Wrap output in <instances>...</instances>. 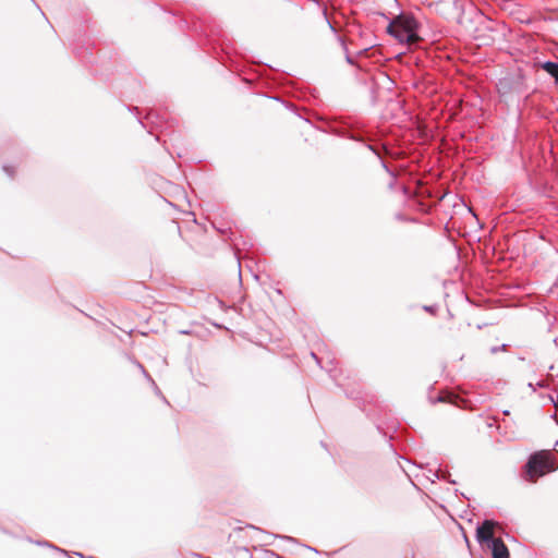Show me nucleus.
Here are the masks:
<instances>
[{"instance_id":"6","label":"nucleus","mask_w":558,"mask_h":558,"mask_svg":"<svg viewBox=\"0 0 558 558\" xmlns=\"http://www.w3.org/2000/svg\"><path fill=\"white\" fill-rule=\"evenodd\" d=\"M498 350L499 349H497V348H493V349H490V352H497Z\"/></svg>"},{"instance_id":"2","label":"nucleus","mask_w":558,"mask_h":558,"mask_svg":"<svg viewBox=\"0 0 558 558\" xmlns=\"http://www.w3.org/2000/svg\"><path fill=\"white\" fill-rule=\"evenodd\" d=\"M417 28L418 24L412 15L400 14L389 23L387 31L400 44L412 45L420 40Z\"/></svg>"},{"instance_id":"3","label":"nucleus","mask_w":558,"mask_h":558,"mask_svg":"<svg viewBox=\"0 0 558 558\" xmlns=\"http://www.w3.org/2000/svg\"><path fill=\"white\" fill-rule=\"evenodd\" d=\"M495 523L490 521V556L492 558H510V553L505 543L494 536Z\"/></svg>"},{"instance_id":"1","label":"nucleus","mask_w":558,"mask_h":558,"mask_svg":"<svg viewBox=\"0 0 558 558\" xmlns=\"http://www.w3.org/2000/svg\"><path fill=\"white\" fill-rule=\"evenodd\" d=\"M558 469V452L539 450L530 456L523 472L525 481L534 483L537 478Z\"/></svg>"},{"instance_id":"4","label":"nucleus","mask_w":558,"mask_h":558,"mask_svg":"<svg viewBox=\"0 0 558 558\" xmlns=\"http://www.w3.org/2000/svg\"><path fill=\"white\" fill-rule=\"evenodd\" d=\"M476 539L484 550L485 547H488V519L484 520L477 527Z\"/></svg>"},{"instance_id":"5","label":"nucleus","mask_w":558,"mask_h":558,"mask_svg":"<svg viewBox=\"0 0 558 558\" xmlns=\"http://www.w3.org/2000/svg\"><path fill=\"white\" fill-rule=\"evenodd\" d=\"M543 68L558 81V63L546 62Z\"/></svg>"}]
</instances>
